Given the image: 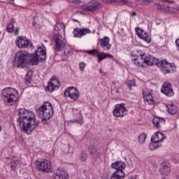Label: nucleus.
<instances>
[{"label": "nucleus", "instance_id": "nucleus-6", "mask_svg": "<svg viewBox=\"0 0 179 179\" xmlns=\"http://www.w3.org/2000/svg\"><path fill=\"white\" fill-rule=\"evenodd\" d=\"M127 165L124 162L117 161L111 164V169L115 170L110 176V179H124L125 177V167Z\"/></svg>", "mask_w": 179, "mask_h": 179}, {"label": "nucleus", "instance_id": "nucleus-33", "mask_svg": "<svg viewBox=\"0 0 179 179\" xmlns=\"http://www.w3.org/2000/svg\"><path fill=\"white\" fill-rule=\"evenodd\" d=\"M6 30L8 33H13V30H15V27L13 26V23H9L7 25Z\"/></svg>", "mask_w": 179, "mask_h": 179}, {"label": "nucleus", "instance_id": "nucleus-4", "mask_svg": "<svg viewBox=\"0 0 179 179\" xmlns=\"http://www.w3.org/2000/svg\"><path fill=\"white\" fill-rule=\"evenodd\" d=\"M1 99L6 104L12 106L13 103L19 101V91L13 87H6L2 90Z\"/></svg>", "mask_w": 179, "mask_h": 179}, {"label": "nucleus", "instance_id": "nucleus-43", "mask_svg": "<svg viewBox=\"0 0 179 179\" xmlns=\"http://www.w3.org/2000/svg\"><path fill=\"white\" fill-rule=\"evenodd\" d=\"M176 178H177V179H179V175H178V176H176Z\"/></svg>", "mask_w": 179, "mask_h": 179}, {"label": "nucleus", "instance_id": "nucleus-7", "mask_svg": "<svg viewBox=\"0 0 179 179\" xmlns=\"http://www.w3.org/2000/svg\"><path fill=\"white\" fill-rule=\"evenodd\" d=\"M53 40L55 41V52H59L65 50L66 47V39L62 37L59 34H55Z\"/></svg>", "mask_w": 179, "mask_h": 179}, {"label": "nucleus", "instance_id": "nucleus-32", "mask_svg": "<svg viewBox=\"0 0 179 179\" xmlns=\"http://www.w3.org/2000/svg\"><path fill=\"white\" fill-rule=\"evenodd\" d=\"M127 86L129 87V89H132V87L136 86V84L135 83V80H129L127 83H126Z\"/></svg>", "mask_w": 179, "mask_h": 179}, {"label": "nucleus", "instance_id": "nucleus-10", "mask_svg": "<svg viewBox=\"0 0 179 179\" xmlns=\"http://www.w3.org/2000/svg\"><path fill=\"white\" fill-rule=\"evenodd\" d=\"M127 113L128 110H127L124 103H117L115 105V108L113 110L114 117H116L117 118H124Z\"/></svg>", "mask_w": 179, "mask_h": 179}, {"label": "nucleus", "instance_id": "nucleus-3", "mask_svg": "<svg viewBox=\"0 0 179 179\" xmlns=\"http://www.w3.org/2000/svg\"><path fill=\"white\" fill-rule=\"evenodd\" d=\"M18 114L17 122L20 128L27 135H31V132L38 127L40 121L36 119L34 113L24 108H20Z\"/></svg>", "mask_w": 179, "mask_h": 179}, {"label": "nucleus", "instance_id": "nucleus-34", "mask_svg": "<svg viewBox=\"0 0 179 179\" xmlns=\"http://www.w3.org/2000/svg\"><path fill=\"white\" fill-rule=\"evenodd\" d=\"M19 164V160H14L13 162L10 163V168L12 170H15L17 165Z\"/></svg>", "mask_w": 179, "mask_h": 179}, {"label": "nucleus", "instance_id": "nucleus-5", "mask_svg": "<svg viewBox=\"0 0 179 179\" xmlns=\"http://www.w3.org/2000/svg\"><path fill=\"white\" fill-rule=\"evenodd\" d=\"M36 113L42 121H48L54 115V106L50 102H45L36 110Z\"/></svg>", "mask_w": 179, "mask_h": 179}, {"label": "nucleus", "instance_id": "nucleus-26", "mask_svg": "<svg viewBox=\"0 0 179 179\" xmlns=\"http://www.w3.org/2000/svg\"><path fill=\"white\" fill-rule=\"evenodd\" d=\"M162 146V143L158 141H151V143L149 145V148L150 150H156V149H159Z\"/></svg>", "mask_w": 179, "mask_h": 179}, {"label": "nucleus", "instance_id": "nucleus-46", "mask_svg": "<svg viewBox=\"0 0 179 179\" xmlns=\"http://www.w3.org/2000/svg\"><path fill=\"white\" fill-rule=\"evenodd\" d=\"M0 131H1V127H0Z\"/></svg>", "mask_w": 179, "mask_h": 179}, {"label": "nucleus", "instance_id": "nucleus-20", "mask_svg": "<svg viewBox=\"0 0 179 179\" xmlns=\"http://www.w3.org/2000/svg\"><path fill=\"white\" fill-rule=\"evenodd\" d=\"M100 45L103 51H110L112 45L110 43V37L104 36L100 39Z\"/></svg>", "mask_w": 179, "mask_h": 179}, {"label": "nucleus", "instance_id": "nucleus-19", "mask_svg": "<svg viewBox=\"0 0 179 179\" xmlns=\"http://www.w3.org/2000/svg\"><path fill=\"white\" fill-rule=\"evenodd\" d=\"M143 97L145 103L152 106L155 103V100H153V91H149L148 90H144L143 91Z\"/></svg>", "mask_w": 179, "mask_h": 179}, {"label": "nucleus", "instance_id": "nucleus-16", "mask_svg": "<svg viewBox=\"0 0 179 179\" xmlns=\"http://www.w3.org/2000/svg\"><path fill=\"white\" fill-rule=\"evenodd\" d=\"M136 33L139 38L143 40L145 43H149L152 41V38L149 36V34L140 27H136Z\"/></svg>", "mask_w": 179, "mask_h": 179}, {"label": "nucleus", "instance_id": "nucleus-18", "mask_svg": "<svg viewBox=\"0 0 179 179\" xmlns=\"http://www.w3.org/2000/svg\"><path fill=\"white\" fill-rule=\"evenodd\" d=\"M100 8V3L93 1L89 3H87L83 6V9L84 10H88L89 12H94Z\"/></svg>", "mask_w": 179, "mask_h": 179}, {"label": "nucleus", "instance_id": "nucleus-25", "mask_svg": "<svg viewBox=\"0 0 179 179\" xmlns=\"http://www.w3.org/2000/svg\"><path fill=\"white\" fill-rule=\"evenodd\" d=\"M64 50V55L65 57H71V55H73V49L71 46L66 45Z\"/></svg>", "mask_w": 179, "mask_h": 179}, {"label": "nucleus", "instance_id": "nucleus-31", "mask_svg": "<svg viewBox=\"0 0 179 179\" xmlns=\"http://www.w3.org/2000/svg\"><path fill=\"white\" fill-rule=\"evenodd\" d=\"M79 159L80 162H86L87 160V154L85 152H83L79 155Z\"/></svg>", "mask_w": 179, "mask_h": 179}, {"label": "nucleus", "instance_id": "nucleus-1", "mask_svg": "<svg viewBox=\"0 0 179 179\" xmlns=\"http://www.w3.org/2000/svg\"><path fill=\"white\" fill-rule=\"evenodd\" d=\"M131 61L134 65L136 66H143V64L152 66L153 65H157L161 69L162 72L166 75V73H170V72H174L176 71V66L174 64H171L164 59L158 62L156 57L149 55V53L145 52V50L138 49L134 50L131 52Z\"/></svg>", "mask_w": 179, "mask_h": 179}, {"label": "nucleus", "instance_id": "nucleus-15", "mask_svg": "<svg viewBox=\"0 0 179 179\" xmlns=\"http://www.w3.org/2000/svg\"><path fill=\"white\" fill-rule=\"evenodd\" d=\"M52 177L54 179H68L69 178V174L64 169L58 168L53 173Z\"/></svg>", "mask_w": 179, "mask_h": 179}, {"label": "nucleus", "instance_id": "nucleus-27", "mask_svg": "<svg viewBox=\"0 0 179 179\" xmlns=\"http://www.w3.org/2000/svg\"><path fill=\"white\" fill-rule=\"evenodd\" d=\"M31 76H33V71L29 70L24 78L26 85H30L31 83Z\"/></svg>", "mask_w": 179, "mask_h": 179}, {"label": "nucleus", "instance_id": "nucleus-22", "mask_svg": "<svg viewBox=\"0 0 179 179\" xmlns=\"http://www.w3.org/2000/svg\"><path fill=\"white\" fill-rule=\"evenodd\" d=\"M88 152H90L91 157H93V159H99L100 152L97 150V148L94 145L89 146Z\"/></svg>", "mask_w": 179, "mask_h": 179}, {"label": "nucleus", "instance_id": "nucleus-21", "mask_svg": "<svg viewBox=\"0 0 179 179\" xmlns=\"http://www.w3.org/2000/svg\"><path fill=\"white\" fill-rule=\"evenodd\" d=\"M152 123L155 128H157V129H160V128H162V126L166 124V120L164 118L155 117L152 119Z\"/></svg>", "mask_w": 179, "mask_h": 179}, {"label": "nucleus", "instance_id": "nucleus-45", "mask_svg": "<svg viewBox=\"0 0 179 179\" xmlns=\"http://www.w3.org/2000/svg\"><path fill=\"white\" fill-rule=\"evenodd\" d=\"M1 31H0V35H1Z\"/></svg>", "mask_w": 179, "mask_h": 179}, {"label": "nucleus", "instance_id": "nucleus-41", "mask_svg": "<svg viewBox=\"0 0 179 179\" xmlns=\"http://www.w3.org/2000/svg\"><path fill=\"white\" fill-rule=\"evenodd\" d=\"M73 22H76L77 23H80L79 20L73 19Z\"/></svg>", "mask_w": 179, "mask_h": 179}, {"label": "nucleus", "instance_id": "nucleus-13", "mask_svg": "<svg viewBox=\"0 0 179 179\" xmlns=\"http://www.w3.org/2000/svg\"><path fill=\"white\" fill-rule=\"evenodd\" d=\"M161 91L167 97H173L174 96V90H173V85L170 83L165 82L162 86Z\"/></svg>", "mask_w": 179, "mask_h": 179}, {"label": "nucleus", "instance_id": "nucleus-37", "mask_svg": "<svg viewBox=\"0 0 179 179\" xmlns=\"http://www.w3.org/2000/svg\"><path fill=\"white\" fill-rule=\"evenodd\" d=\"M175 43H176V45L177 48L179 49V39H176Z\"/></svg>", "mask_w": 179, "mask_h": 179}, {"label": "nucleus", "instance_id": "nucleus-9", "mask_svg": "<svg viewBox=\"0 0 179 179\" xmlns=\"http://www.w3.org/2000/svg\"><path fill=\"white\" fill-rule=\"evenodd\" d=\"M86 54H89V55H93V57H96L98 58V62H101V61L106 59V58H110L113 59L114 56L111 54L106 53L104 52H99L98 50L93 49L92 50L85 51Z\"/></svg>", "mask_w": 179, "mask_h": 179}, {"label": "nucleus", "instance_id": "nucleus-28", "mask_svg": "<svg viewBox=\"0 0 179 179\" xmlns=\"http://www.w3.org/2000/svg\"><path fill=\"white\" fill-rule=\"evenodd\" d=\"M147 138H148V135H146V134H145V133L141 134L138 136V143H140V145H143V143H145V142H146Z\"/></svg>", "mask_w": 179, "mask_h": 179}, {"label": "nucleus", "instance_id": "nucleus-30", "mask_svg": "<svg viewBox=\"0 0 179 179\" xmlns=\"http://www.w3.org/2000/svg\"><path fill=\"white\" fill-rule=\"evenodd\" d=\"M157 9L159 10V12H162L163 13H167V12L170 10V8L164 6L163 5L158 6Z\"/></svg>", "mask_w": 179, "mask_h": 179}, {"label": "nucleus", "instance_id": "nucleus-44", "mask_svg": "<svg viewBox=\"0 0 179 179\" xmlns=\"http://www.w3.org/2000/svg\"><path fill=\"white\" fill-rule=\"evenodd\" d=\"M162 179H165V178H164V177H162Z\"/></svg>", "mask_w": 179, "mask_h": 179}, {"label": "nucleus", "instance_id": "nucleus-2", "mask_svg": "<svg viewBox=\"0 0 179 179\" xmlns=\"http://www.w3.org/2000/svg\"><path fill=\"white\" fill-rule=\"evenodd\" d=\"M47 57V51L45 46L43 44L41 47L38 48L35 55H30L26 50H19L15 53L14 60L13 62V66L15 68H24L27 64L29 65H37L38 59L44 62Z\"/></svg>", "mask_w": 179, "mask_h": 179}, {"label": "nucleus", "instance_id": "nucleus-12", "mask_svg": "<svg viewBox=\"0 0 179 179\" xmlns=\"http://www.w3.org/2000/svg\"><path fill=\"white\" fill-rule=\"evenodd\" d=\"M60 86L61 83H59V80L53 77V79H50V81L48 83V86L46 87L45 90L50 93H52V92L58 90Z\"/></svg>", "mask_w": 179, "mask_h": 179}, {"label": "nucleus", "instance_id": "nucleus-24", "mask_svg": "<svg viewBox=\"0 0 179 179\" xmlns=\"http://www.w3.org/2000/svg\"><path fill=\"white\" fill-rule=\"evenodd\" d=\"M167 111L171 115H176L178 113V107L173 103H169L166 105Z\"/></svg>", "mask_w": 179, "mask_h": 179}, {"label": "nucleus", "instance_id": "nucleus-35", "mask_svg": "<svg viewBox=\"0 0 179 179\" xmlns=\"http://www.w3.org/2000/svg\"><path fill=\"white\" fill-rule=\"evenodd\" d=\"M79 68L80 71H82V72H83V71H85V68H86V64H85L84 62L79 63Z\"/></svg>", "mask_w": 179, "mask_h": 179}, {"label": "nucleus", "instance_id": "nucleus-14", "mask_svg": "<svg viewBox=\"0 0 179 179\" xmlns=\"http://www.w3.org/2000/svg\"><path fill=\"white\" fill-rule=\"evenodd\" d=\"M15 44L18 48H27L31 45V42L26 36H20L15 41Z\"/></svg>", "mask_w": 179, "mask_h": 179}, {"label": "nucleus", "instance_id": "nucleus-38", "mask_svg": "<svg viewBox=\"0 0 179 179\" xmlns=\"http://www.w3.org/2000/svg\"><path fill=\"white\" fill-rule=\"evenodd\" d=\"M73 3H80V0H72Z\"/></svg>", "mask_w": 179, "mask_h": 179}, {"label": "nucleus", "instance_id": "nucleus-23", "mask_svg": "<svg viewBox=\"0 0 179 179\" xmlns=\"http://www.w3.org/2000/svg\"><path fill=\"white\" fill-rule=\"evenodd\" d=\"M166 139V135L164 134L157 131L155 135L151 138V141H154V142H159L162 143Z\"/></svg>", "mask_w": 179, "mask_h": 179}, {"label": "nucleus", "instance_id": "nucleus-39", "mask_svg": "<svg viewBox=\"0 0 179 179\" xmlns=\"http://www.w3.org/2000/svg\"><path fill=\"white\" fill-rule=\"evenodd\" d=\"M131 16H136V12H132Z\"/></svg>", "mask_w": 179, "mask_h": 179}, {"label": "nucleus", "instance_id": "nucleus-11", "mask_svg": "<svg viewBox=\"0 0 179 179\" xmlns=\"http://www.w3.org/2000/svg\"><path fill=\"white\" fill-rule=\"evenodd\" d=\"M64 94V97H68L69 99H71V100H73V101H78L80 96L79 91L75 87H69L66 89Z\"/></svg>", "mask_w": 179, "mask_h": 179}, {"label": "nucleus", "instance_id": "nucleus-17", "mask_svg": "<svg viewBox=\"0 0 179 179\" xmlns=\"http://www.w3.org/2000/svg\"><path fill=\"white\" fill-rule=\"evenodd\" d=\"M91 33L90 29L85 28L76 27L73 31V37L76 38H82L83 36Z\"/></svg>", "mask_w": 179, "mask_h": 179}, {"label": "nucleus", "instance_id": "nucleus-36", "mask_svg": "<svg viewBox=\"0 0 179 179\" xmlns=\"http://www.w3.org/2000/svg\"><path fill=\"white\" fill-rule=\"evenodd\" d=\"M20 29L19 28H16L15 31V36H19V31H20Z\"/></svg>", "mask_w": 179, "mask_h": 179}, {"label": "nucleus", "instance_id": "nucleus-42", "mask_svg": "<svg viewBox=\"0 0 179 179\" xmlns=\"http://www.w3.org/2000/svg\"><path fill=\"white\" fill-rule=\"evenodd\" d=\"M176 9H177L178 10H179V6H178L176 7Z\"/></svg>", "mask_w": 179, "mask_h": 179}, {"label": "nucleus", "instance_id": "nucleus-8", "mask_svg": "<svg viewBox=\"0 0 179 179\" xmlns=\"http://www.w3.org/2000/svg\"><path fill=\"white\" fill-rule=\"evenodd\" d=\"M35 166L38 171L51 173V162L48 159H38L35 162Z\"/></svg>", "mask_w": 179, "mask_h": 179}, {"label": "nucleus", "instance_id": "nucleus-29", "mask_svg": "<svg viewBox=\"0 0 179 179\" xmlns=\"http://www.w3.org/2000/svg\"><path fill=\"white\" fill-rule=\"evenodd\" d=\"M160 173L162 176H169L170 174V167L167 165H164L161 169H160Z\"/></svg>", "mask_w": 179, "mask_h": 179}, {"label": "nucleus", "instance_id": "nucleus-40", "mask_svg": "<svg viewBox=\"0 0 179 179\" xmlns=\"http://www.w3.org/2000/svg\"><path fill=\"white\" fill-rule=\"evenodd\" d=\"M120 2H124V3H127V2H128V0H120Z\"/></svg>", "mask_w": 179, "mask_h": 179}]
</instances>
